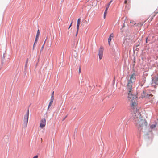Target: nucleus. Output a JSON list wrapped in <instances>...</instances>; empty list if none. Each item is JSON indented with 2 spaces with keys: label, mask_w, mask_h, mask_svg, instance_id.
Wrapping results in <instances>:
<instances>
[{
  "label": "nucleus",
  "mask_w": 158,
  "mask_h": 158,
  "mask_svg": "<svg viewBox=\"0 0 158 158\" xmlns=\"http://www.w3.org/2000/svg\"><path fill=\"white\" fill-rule=\"evenodd\" d=\"M46 120L45 118L42 119L40 122V126L41 128L44 127L46 125Z\"/></svg>",
  "instance_id": "obj_7"
},
{
  "label": "nucleus",
  "mask_w": 158,
  "mask_h": 158,
  "mask_svg": "<svg viewBox=\"0 0 158 158\" xmlns=\"http://www.w3.org/2000/svg\"><path fill=\"white\" fill-rule=\"evenodd\" d=\"M80 24H77V31L76 33V35H75L76 36H77V35L78 31V30L79 29V27Z\"/></svg>",
  "instance_id": "obj_11"
},
{
  "label": "nucleus",
  "mask_w": 158,
  "mask_h": 158,
  "mask_svg": "<svg viewBox=\"0 0 158 158\" xmlns=\"http://www.w3.org/2000/svg\"><path fill=\"white\" fill-rule=\"evenodd\" d=\"M143 96L145 97V96L143 95Z\"/></svg>",
  "instance_id": "obj_31"
},
{
  "label": "nucleus",
  "mask_w": 158,
  "mask_h": 158,
  "mask_svg": "<svg viewBox=\"0 0 158 158\" xmlns=\"http://www.w3.org/2000/svg\"><path fill=\"white\" fill-rule=\"evenodd\" d=\"M113 37H114L113 34L111 33L110 35L109 38L108 39V44H109V45H110V41L111 40L112 38H113Z\"/></svg>",
  "instance_id": "obj_9"
},
{
  "label": "nucleus",
  "mask_w": 158,
  "mask_h": 158,
  "mask_svg": "<svg viewBox=\"0 0 158 158\" xmlns=\"http://www.w3.org/2000/svg\"><path fill=\"white\" fill-rule=\"evenodd\" d=\"M146 81V78L145 77H143L140 79L139 83L141 86H142L145 83Z\"/></svg>",
  "instance_id": "obj_8"
},
{
  "label": "nucleus",
  "mask_w": 158,
  "mask_h": 158,
  "mask_svg": "<svg viewBox=\"0 0 158 158\" xmlns=\"http://www.w3.org/2000/svg\"><path fill=\"white\" fill-rule=\"evenodd\" d=\"M147 38H146V43H147Z\"/></svg>",
  "instance_id": "obj_28"
},
{
  "label": "nucleus",
  "mask_w": 158,
  "mask_h": 158,
  "mask_svg": "<svg viewBox=\"0 0 158 158\" xmlns=\"http://www.w3.org/2000/svg\"><path fill=\"white\" fill-rule=\"evenodd\" d=\"M112 2V0H111L110 2L107 5V6H106V8H107V9H108V8H109V6L110 5V4H111V3Z\"/></svg>",
  "instance_id": "obj_20"
},
{
  "label": "nucleus",
  "mask_w": 158,
  "mask_h": 158,
  "mask_svg": "<svg viewBox=\"0 0 158 158\" xmlns=\"http://www.w3.org/2000/svg\"><path fill=\"white\" fill-rule=\"evenodd\" d=\"M128 98L130 101H132L136 99L135 96L133 95L131 92L128 91Z\"/></svg>",
  "instance_id": "obj_5"
},
{
  "label": "nucleus",
  "mask_w": 158,
  "mask_h": 158,
  "mask_svg": "<svg viewBox=\"0 0 158 158\" xmlns=\"http://www.w3.org/2000/svg\"><path fill=\"white\" fill-rule=\"evenodd\" d=\"M38 40V39H37V38H35V42L34 43L33 47V50L34 49L35 45V44H36L37 43Z\"/></svg>",
  "instance_id": "obj_18"
},
{
  "label": "nucleus",
  "mask_w": 158,
  "mask_h": 158,
  "mask_svg": "<svg viewBox=\"0 0 158 158\" xmlns=\"http://www.w3.org/2000/svg\"><path fill=\"white\" fill-rule=\"evenodd\" d=\"M143 23H138L137 24H134V25H136L137 26H139L140 27H141L143 25Z\"/></svg>",
  "instance_id": "obj_16"
},
{
  "label": "nucleus",
  "mask_w": 158,
  "mask_h": 158,
  "mask_svg": "<svg viewBox=\"0 0 158 158\" xmlns=\"http://www.w3.org/2000/svg\"><path fill=\"white\" fill-rule=\"evenodd\" d=\"M72 22L71 23L69 26V27L68 28V29H69L70 28V27H71V26H72Z\"/></svg>",
  "instance_id": "obj_25"
},
{
  "label": "nucleus",
  "mask_w": 158,
  "mask_h": 158,
  "mask_svg": "<svg viewBox=\"0 0 158 158\" xmlns=\"http://www.w3.org/2000/svg\"><path fill=\"white\" fill-rule=\"evenodd\" d=\"M158 13V12H154L153 13V15H152V17L151 18V21L152 19H153V18Z\"/></svg>",
  "instance_id": "obj_15"
},
{
  "label": "nucleus",
  "mask_w": 158,
  "mask_h": 158,
  "mask_svg": "<svg viewBox=\"0 0 158 158\" xmlns=\"http://www.w3.org/2000/svg\"><path fill=\"white\" fill-rule=\"evenodd\" d=\"M38 156L37 155L35 156L33 158H38Z\"/></svg>",
  "instance_id": "obj_27"
},
{
  "label": "nucleus",
  "mask_w": 158,
  "mask_h": 158,
  "mask_svg": "<svg viewBox=\"0 0 158 158\" xmlns=\"http://www.w3.org/2000/svg\"><path fill=\"white\" fill-rule=\"evenodd\" d=\"M108 9H107V8H106V10H105L104 12V16H103V18H104V19H105L106 18V16L107 14V11Z\"/></svg>",
  "instance_id": "obj_13"
},
{
  "label": "nucleus",
  "mask_w": 158,
  "mask_h": 158,
  "mask_svg": "<svg viewBox=\"0 0 158 158\" xmlns=\"http://www.w3.org/2000/svg\"><path fill=\"white\" fill-rule=\"evenodd\" d=\"M156 79H157V80H158V77L157 78H156Z\"/></svg>",
  "instance_id": "obj_29"
},
{
  "label": "nucleus",
  "mask_w": 158,
  "mask_h": 158,
  "mask_svg": "<svg viewBox=\"0 0 158 158\" xmlns=\"http://www.w3.org/2000/svg\"><path fill=\"white\" fill-rule=\"evenodd\" d=\"M45 41L44 43L43 46H42V47H41L40 51H43V48H44V45H45Z\"/></svg>",
  "instance_id": "obj_21"
},
{
  "label": "nucleus",
  "mask_w": 158,
  "mask_h": 158,
  "mask_svg": "<svg viewBox=\"0 0 158 158\" xmlns=\"http://www.w3.org/2000/svg\"><path fill=\"white\" fill-rule=\"evenodd\" d=\"M54 92H53L52 94L51 95V99H52L54 100Z\"/></svg>",
  "instance_id": "obj_23"
},
{
  "label": "nucleus",
  "mask_w": 158,
  "mask_h": 158,
  "mask_svg": "<svg viewBox=\"0 0 158 158\" xmlns=\"http://www.w3.org/2000/svg\"><path fill=\"white\" fill-rule=\"evenodd\" d=\"M103 48L102 47H101L99 48L98 52V55L99 59L100 60H101L103 57Z\"/></svg>",
  "instance_id": "obj_6"
},
{
  "label": "nucleus",
  "mask_w": 158,
  "mask_h": 158,
  "mask_svg": "<svg viewBox=\"0 0 158 158\" xmlns=\"http://www.w3.org/2000/svg\"><path fill=\"white\" fill-rule=\"evenodd\" d=\"M157 79H156V78H154L152 79V84L153 85H157Z\"/></svg>",
  "instance_id": "obj_10"
},
{
  "label": "nucleus",
  "mask_w": 158,
  "mask_h": 158,
  "mask_svg": "<svg viewBox=\"0 0 158 158\" xmlns=\"http://www.w3.org/2000/svg\"><path fill=\"white\" fill-rule=\"evenodd\" d=\"M29 115V110L28 109L27 111L26 114L24 115V118L23 124L24 126H26L27 124L28 118Z\"/></svg>",
  "instance_id": "obj_4"
},
{
  "label": "nucleus",
  "mask_w": 158,
  "mask_h": 158,
  "mask_svg": "<svg viewBox=\"0 0 158 158\" xmlns=\"http://www.w3.org/2000/svg\"><path fill=\"white\" fill-rule=\"evenodd\" d=\"M128 2V3H130V0H125L124 1V3L125 4H127Z\"/></svg>",
  "instance_id": "obj_19"
},
{
  "label": "nucleus",
  "mask_w": 158,
  "mask_h": 158,
  "mask_svg": "<svg viewBox=\"0 0 158 158\" xmlns=\"http://www.w3.org/2000/svg\"><path fill=\"white\" fill-rule=\"evenodd\" d=\"M81 67H80L79 68V73H81Z\"/></svg>",
  "instance_id": "obj_26"
},
{
  "label": "nucleus",
  "mask_w": 158,
  "mask_h": 158,
  "mask_svg": "<svg viewBox=\"0 0 158 158\" xmlns=\"http://www.w3.org/2000/svg\"><path fill=\"white\" fill-rule=\"evenodd\" d=\"M53 100H52V99L49 102V105L48 106V109H49L50 107L52 105L53 103Z\"/></svg>",
  "instance_id": "obj_12"
},
{
  "label": "nucleus",
  "mask_w": 158,
  "mask_h": 158,
  "mask_svg": "<svg viewBox=\"0 0 158 158\" xmlns=\"http://www.w3.org/2000/svg\"><path fill=\"white\" fill-rule=\"evenodd\" d=\"M130 23H132V22H131H131H130Z\"/></svg>",
  "instance_id": "obj_30"
},
{
  "label": "nucleus",
  "mask_w": 158,
  "mask_h": 158,
  "mask_svg": "<svg viewBox=\"0 0 158 158\" xmlns=\"http://www.w3.org/2000/svg\"><path fill=\"white\" fill-rule=\"evenodd\" d=\"M135 79V75L134 73L131 75L130 79L128 80V83L127 84V89L128 91L131 92L132 91L133 85Z\"/></svg>",
  "instance_id": "obj_2"
},
{
  "label": "nucleus",
  "mask_w": 158,
  "mask_h": 158,
  "mask_svg": "<svg viewBox=\"0 0 158 158\" xmlns=\"http://www.w3.org/2000/svg\"><path fill=\"white\" fill-rule=\"evenodd\" d=\"M39 35H40V31H39V30L38 29L37 31V33L36 34L35 38H37V39H38L39 36Z\"/></svg>",
  "instance_id": "obj_14"
},
{
  "label": "nucleus",
  "mask_w": 158,
  "mask_h": 158,
  "mask_svg": "<svg viewBox=\"0 0 158 158\" xmlns=\"http://www.w3.org/2000/svg\"><path fill=\"white\" fill-rule=\"evenodd\" d=\"M80 22H81V19L80 18L78 19H77V24H80Z\"/></svg>",
  "instance_id": "obj_24"
},
{
  "label": "nucleus",
  "mask_w": 158,
  "mask_h": 158,
  "mask_svg": "<svg viewBox=\"0 0 158 158\" xmlns=\"http://www.w3.org/2000/svg\"><path fill=\"white\" fill-rule=\"evenodd\" d=\"M133 116L137 127L142 128L147 127L148 123L147 121L141 116L140 111H135L134 114H133Z\"/></svg>",
  "instance_id": "obj_1"
},
{
  "label": "nucleus",
  "mask_w": 158,
  "mask_h": 158,
  "mask_svg": "<svg viewBox=\"0 0 158 158\" xmlns=\"http://www.w3.org/2000/svg\"><path fill=\"white\" fill-rule=\"evenodd\" d=\"M136 100L131 101V108L133 110V114H134L135 111H139L140 108L139 107H137V104L136 102Z\"/></svg>",
  "instance_id": "obj_3"
},
{
  "label": "nucleus",
  "mask_w": 158,
  "mask_h": 158,
  "mask_svg": "<svg viewBox=\"0 0 158 158\" xmlns=\"http://www.w3.org/2000/svg\"><path fill=\"white\" fill-rule=\"evenodd\" d=\"M28 61H29V59H28V58H27V60H26V64H25V67H27V63H28Z\"/></svg>",
  "instance_id": "obj_22"
},
{
  "label": "nucleus",
  "mask_w": 158,
  "mask_h": 158,
  "mask_svg": "<svg viewBox=\"0 0 158 158\" xmlns=\"http://www.w3.org/2000/svg\"><path fill=\"white\" fill-rule=\"evenodd\" d=\"M156 123H155L154 124H152L150 128H154L156 127Z\"/></svg>",
  "instance_id": "obj_17"
}]
</instances>
